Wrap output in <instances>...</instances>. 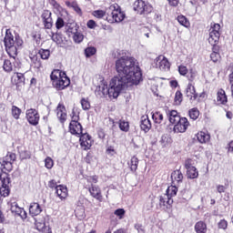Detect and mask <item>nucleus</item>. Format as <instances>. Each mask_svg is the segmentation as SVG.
Returning <instances> with one entry per match:
<instances>
[{
	"label": "nucleus",
	"instance_id": "nucleus-52",
	"mask_svg": "<svg viewBox=\"0 0 233 233\" xmlns=\"http://www.w3.org/2000/svg\"><path fill=\"white\" fill-rule=\"evenodd\" d=\"M45 167L48 170H51V168H54V159L50 157H46L45 159Z\"/></svg>",
	"mask_w": 233,
	"mask_h": 233
},
{
	"label": "nucleus",
	"instance_id": "nucleus-31",
	"mask_svg": "<svg viewBox=\"0 0 233 233\" xmlns=\"http://www.w3.org/2000/svg\"><path fill=\"white\" fill-rule=\"evenodd\" d=\"M70 37H72L76 45H81V42L85 40V35H83V33L79 30L73 34Z\"/></svg>",
	"mask_w": 233,
	"mask_h": 233
},
{
	"label": "nucleus",
	"instance_id": "nucleus-43",
	"mask_svg": "<svg viewBox=\"0 0 233 233\" xmlns=\"http://www.w3.org/2000/svg\"><path fill=\"white\" fill-rule=\"evenodd\" d=\"M21 112V108L17 107V106H12L11 114L15 119H19Z\"/></svg>",
	"mask_w": 233,
	"mask_h": 233
},
{
	"label": "nucleus",
	"instance_id": "nucleus-35",
	"mask_svg": "<svg viewBox=\"0 0 233 233\" xmlns=\"http://www.w3.org/2000/svg\"><path fill=\"white\" fill-rule=\"evenodd\" d=\"M108 8L105 10L102 9H98V10H95L92 13V15H94V17H96V19H103V17H107L108 16Z\"/></svg>",
	"mask_w": 233,
	"mask_h": 233
},
{
	"label": "nucleus",
	"instance_id": "nucleus-14",
	"mask_svg": "<svg viewBox=\"0 0 233 233\" xmlns=\"http://www.w3.org/2000/svg\"><path fill=\"white\" fill-rule=\"evenodd\" d=\"M172 205H174V199L167 194L159 197V207L163 208V210H172Z\"/></svg>",
	"mask_w": 233,
	"mask_h": 233
},
{
	"label": "nucleus",
	"instance_id": "nucleus-64",
	"mask_svg": "<svg viewBox=\"0 0 233 233\" xmlns=\"http://www.w3.org/2000/svg\"><path fill=\"white\" fill-rule=\"evenodd\" d=\"M35 227H36V230H39V232H41V231L45 230L46 225L43 222H36Z\"/></svg>",
	"mask_w": 233,
	"mask_h": 233
},
{
	"label": "nucleus",
	"instance_id": "nucleus-46",
	"mask_svg": "<svg viewBox=\"0 0 233 233\" xmlns=\"http://www.w3.org/2000/svg\"><path fill=\"white\" fill-rule=\"evenodd\" d=\"M152 119L155 123L157 124H161L163 121V114H161L160 112H156L152 115Z\"/></svg>",
	"mask_w": 233,
	"mask_h": 233
},
{
	"label": "nucleus",
	"instance_id": "nucleus-57",
	"mask_svg": "<svg viewBox=\"0 0 233 233\" xmlns=\"http://www.w3.org/2000/svg\"><path fill=\"white\" fill-rule=\"evenodd\" d=\"M210 59L213 61V63H218V61L221 59V55L218 52H212L210 55Z\"/></svg>",
	"mask_w": 233,
	"mask_h": 233
},
{
	"label": "nucleus",
	"instance_id": "nucleus-45",
	"mask_svg": "<svg viewBox=\"0 0 233 233\" xmlns=\"http://www.w3.org/2000/svg\"><path fill=\"white\" fill-rule=\"evenodd\" d=\"M174 103L175 105H181V103H183V93H181V91L177 90L176 92Z\"/></svg>",
	"mask_w": 233,
	"mask_h": 233
},
{
	"label": "nucleus",
	"instance_id": "nucleus-1",
	"mask_svg": "<svg viewBox=\"0 0 233 233\" xmlns=\"http://www.w3.org/2000/svg\"><path fill=\"white\" fill-rule=\"evenodd\" d=\"M115 68L118 76L111 79L109 87L106 85L100 87L103 96H109L114 99L119 97V94L128 84L139 85L143 81L141 67L136 65V58L132 56H121L116 59Z\"/></svg>",
	"mask_w": 233,
	"mask_h": 233
},
{
	"label": "nucleus",
	"instance_id": "nucleus-60",
	"mask_svg": "<svg viewBox=\"0 0 233 233\" xmlns=\"http://www.w3.org/2000/svg\"><path fill=\"white\" fill-rule=\"evenodd\" d=\"M30 157H32V154L30 153V151H22L20 153V159H30Z\"/></svg>",
	"mask_w": 233,
	"mask_h": 233
},
{
	"label": "nucleus",
	"instance_id": "nucleus-3",
	"mask_svg": "<svg viewBox=\"0 0 233 233\" xmlns=\"http://www.w3.org/2000/svg\"><path fill=\"white\" fill-rule=\"evenodd\" d=\"M4 43L5 52H7L8 56H17V48H19V46H23V39L17 36L14 39V35H12V31H10V29H6L5 31Z\"/></svg>",
	"mask_w": 233,
	"mask_h": 233
},
{
	"label": "nucleus",
	"instance_id": "nucleus-63",
	"mask_svg": "<svg viewBox=\"0 0 233 233\" xmlns=\"http://www.w3.org/2000/svg\"><path fill=\"white\" fill-rule=\"evenodd\" d=\"M71 121H79V113L76 112L75 109L72 110Z\"/></svg>",
	"mask_w": 233,
	"mask_h": 233
},
{
	"label": "nucleus",
	"instance_id": "nucleus-26",
	"mask_svg": "<svg viewBox=\"0 0 233 233\" xmlns=\"http://www.w3.org/2000/svg\"><path fill=\"white\" fill-rule=\"evenodd\" d=\"M56 194L60 199L68 198V188L63 185H58L56 188Z\"/></svg>",
	"mask_w": 233,
	"mask_h": 233
},
{
	"label": "nucleus",
	"instance_id": "nucleus-18",
	"mask_svg": "<svg viewBox=\"0 0 233 233\" xmlns=\"http://www.w3.org/2000/svg\"><path fill=\"white\" fill-rule=\"evenodd\" d=\"M91 198H94L97 201H103V194L101 193V187L99 186H96L91 184V186L87 188Z\"/></svg>",
	"mask_w": 233,
	"mask_h": 233
},
{
	"label": "nucleus",
	"instance_id": "nucleus-17",
	"mask_svg": "<svg viewBox=\"0 0 233 233\" xmlns=\"http://www.w3.org/2000/svg\"><path fill=\"white\" fill-rule=\"evenodd\" d=\"M69 132L72 136L81 137V134H83V126L79 121H71L69 124Z\"/></svg>",
	"mask_w": 233,
	"mask_h": 233
},
{
	"label": "nucleus",
	"instance_id": "nucleus-49",
	"mask_svg": "<svg viewBox=\"0 0 233 233\" xmlns=\"http://www.w3.org/2000/svg\"><path fill=\"white\" fill-rule=\"evenodd\" d=\"M125 214H127L125 208H117L114 211V215L116 216L118 219H124Z\"/></svg>",
	"mask_w": 233,
	"mask_h": 233
},
{
	"label": "nucleus",
	"instance_id": "nucleus-23",
	"mask_svg": "<svg viewBox=\"0 0 233 233\" xmlns=\"http://www.w3.org/2000/svg\"><path fill=\"white\" fill-rule=\"evenodd\" d=\"M171 181L172 185H179V183H183V173L181 170L177 169L171 173Z\"/></svg>",
	"mask_w": 233,
	"mask_h": 233
},
{
	"label": "nucleus",
	"instance_id": "nucleus-41",
	"mask_svg": "<svg viewBox=\"0 0 233 233\" xmlns=\"http://www.w3.org/2000/svg\"><path fill=\"white\" fill-rule=\"evenodd\" d=\"M38 56L41 59L47 60L50 58V51L48 49H39Z\"/></svg>",
	"mask_w": 233,
	"mask_h": 233
},
{
	"label": "nucleus",
	"instance_id": "nucleus-55",
	"mask_svg": "<svg viewBox=\"0 0 233 233\" xmlns=\"http://www.w3.org/2000/svg\"><path fill=\"white\" fill-rule=\"evenodd\" d=\"M56 30H61L65 25V20L62 17H57L56 21Z\"/></svg>",
	"mask_w": 233,
	"mask_h": 233
},
{
	"label": "nucleus",
	"instance_id": "nucleus-50",
	"mask_svg": "<svg viewBox=\"0 0 233 233\" xmlns=\"http://www.w3.org/2000/svg\"><path fill=\"white\" fill-rule=\"evenodd\" d=\"M106 154L107 156H110V157H114V156L117 155V151L116 150V147H114V146H108L106 149Z\"/></svg>",
	"mask_w": 233,
	"mask_h": 233
},
{
	"label": "nucleus",
	"instance_id": "nucleus-11",
	"mask_svg": "<svg viewBox=\"0 0 233 233\" xmlns=\"http://www.w3.org/2000/svg\"><path fill=\"white\" fill-rule=\"evenodd\" d=\"M56 114L61 125H64V123H66V119L68 118V114L66 113V106H65V104L63 102L58 103L56 108Z\"/></svg>",
	"mask_w": 233,
	"mask_h": 233
},
{
	"label": "nucleus",
	"instance_id": "nucleus-19",
	"mask_svg": "<svg viewBox=\"0 0 233 233\" xmlns=\"http://www.w3.org/2000/svg\"><path fill=\"white\" fill-rule=\"evenodd\" d=\"M65 30L67 37H70L73 34L79 30V25L76 22H68L65 25Z\"/></svg>",
	"mask_w": 233,
	"mask_h": 233
},
{
	"label": "nucleus",
	"instance_id": "nucleus-47",
	"mask_svg": "<svg viewBox=\"0 0 233 233\" xmlns=\"http://www.w3.org/2000/svg\"><path fill=\"white\" fill-rule=\"evenodd\" d=\"M160 143L164 146L170 145V143H172V137H170V135L168 134H164L161 137Z\"/></svg>",
	"mask_w": 233,
	"mask_h": 233
},
{
	"label": "nucleus",
	"instance_id": "nucleus-28",
	"mask_svg": "<svg viewBox=\"0 0 233 233\" xmlns=\"http://www.w3.org/2000/svg\"><path fill=\"white\" fill-rule=\"evenodd\" d=\"M11 210H12V212H15V214H16V216L21 217L22 219H26V218H27L26 211H25V208L17 206V204L13 205L11 207Z\"/></svg>",
	"mask_w": 233,
	"mask_h": 233
},
{
	"label": "nucleus",
	"instance_id": "nucleus-8",
	"mask_svg": "<svg viewBox=\"0 0 233 233\" xmlns=\"http://www.w3.org/2000/svg\"><path fill=\"white\" fill-rule=\"evenodd\" d=\"M41 19L45 30H52V28L54 27L52 12L48 9H45L41 14Z\"/></svg>",
	"mask_w": 233,
	"mask_h": 233
},
{
	"label": "nucleus",
	"instance_id": "nucleus-58",
	"mask_svg": "<svg viewBox=\"0 0 233 233\" xmlns=\"http://www.w3.org/2000/svg\"><path fill=\"white\" fill-rule=\"evenodd\" d=\"M92 161H94V153H92L91 151L87 152L86 157H85V162L87 165H91Z\"/></svg>",
	"mask_w": 233,
	"mask_h": 233
},
{
	"label": "nucleus",
	"instance_id": "nucleus-59",
	"mask_svg": "<svg viewBox=\"0 0 233 233\" xmlns=\"http://www.w3.org/2000/svg\"><path fill=\"white\" fill-rule=\"evenodd\" d=\"M194 160H192L191 158H187L185 161V168L187 170H189L190 168H194Z\"/></svg>",
	"mask_w": 233,
	"mask_h": 233
},
{
	"label": "nucleus",
	"instance_id": "nucleus-53",
	"mask_svg": "<svg viewBox=\"0 0 233 233\" xmlns=\"http://www.w3.org/2000/svg\"><path fill=\"white\" fill-rule=\"evenodd\" d=\"M16 157H17L15 153L7 152L6 156L4 157L3 159H5V161H9L11 163H14V161H15Z\"/></svg>",
	"mask_w": 233,
	"mask_h": 233
},
{
	"label": "nucleus",
	"instance_id": "nucleus-21",
	"mask_svg": "<svg viewBox=\"0 0 233 233\" xmlns=\"http://www.w3.org/2000/svg\"><path fill=\"white\" fill-rule=\"evenodd\" d=\"M167 116L171 125H176L181 119V115L177 110H167Z\"/></svg>",
	"mask_w": 233,
	"mask_h": 233
},
{
	"label": "nucleus",
	"instance_id": "nucleus-34",
	"mask_svg": "<svg viewBox=\"0 0 233 233\" xmlns=\"http://www.w3.org/2000/svg\"><path fill=\"white\" fill-rule=\"evenodd\" d=\"M118 127L122 132H128L130 130V123L125 119H120L117 122Z\"/></svg>",
	"mask_w": 233,
	"mask_h": 233
},
{
	"label": "nucleus",
	"instance_id": "nucleus-39",
	"mask_svg": "<svg viewBox=\"0 0 233 233\" xmlns=\"http://www.w3.org/2000/svg\"><path fill=\"white\" fill-rule=\"evenodd\" d=\"M219 37H221V34L209 33V37H208L209 45H216V43H219Z\"/></svg>",
	"mask_w": 233,
	"mask_h": 233
},
{
	"label": "nucleus",
	"instance_id": "nucleus-20",
	"mask_svg": "<svg viewBox=\"0 0 233 233\" xmlns=\"http://www.w3.org/2000/svg\"><path fill=\"white\" fill-rule=\"evenodd\" d=\"M1 163V170H2V177L5 176V174H8L6 172H12L14 170V162L6 161L5 158H2L0 160Z\"/></svg>",
	"mask_w": 233,
	"mask_h": 233
},
{
	"label": "nucleus",
	"instance_id": "nucleus-36",
	"mask_svg": "<svg viewBox=\"0 0 233 233\" xmlns=\"http://www.w3.org/2000/svg\"><path fill=\"white\" fill-rule=\"evenodd\" d=\"M187 175L189 179H198V177H199V171H198V168H196V167H191L189 169H187Z\"/></svg>",
	"mask_w": 233,
	"mask_h": 233
},
{
	"label": "nucleus",
	"instance_id": "nucleus-5",
	"mask_svg": "<svg viewBox=\"0 0 233 233\" xmlns=\"http://www.w3.org/2000/svg\"><path fill=\"white\" fill-rule=\"evenodd\" d=\"M133 10L138 15H144V17H148L150 14L154 11V6L145 0H136L133 4Z\"/></svg>",
	"mask_w": 233,
	"mask_h": 233
},
{
	"label": "nucleus",
	"instance_id": "nucleus-24",
	"mask_svg": "<svg viewBox=\"0 0 233 233\" xmlns=\"http://www.w3.org/2000/svg\"><path fill=\"white\" fill-rule=\"evenodd\" d=\"M127 167L133 174L137 172V167H139V158L137 157L133 156L129 161H127Z\"/></svg>",
	"mask_w": 233,
	"mask_h": 233
},
{
	"label": "nucleus",
	"instance_id": "nucleus-29",
	"mask_svg": "<svg viewBox=\"0 0 233 233\" xmlns=\"http://www.w3.org/2000/svg\"><path fill=\"white\" fill-rule=\"evenodd\" d=\"M194 228L196 233H207V223H205L203 220H199L195 224Z\"/></svg>",
	"mask_w": 233,
	"mask_h": 233
},
{
	"label": "nucleus",
	"instance_id": "nucleus-30",
	"mask_svg": "<svg viewBox=\"0 0 233 233\" xmlns=\"http://www.w3.org/2000/svg\"><path fill=\"white\" fill-rule=\"evenodd\" d=\"M29 57L35 68H36L37 70H39L40 68H43V62L41 61V58L37 56V55H33V56H30Z\"/></svg>",
	"mask_w": 233,
	"mask_h": 233
},
{
	"label": "nucleus",
	"instance_id": "nucleus-56",
	"mask_svg": "<svg viewBox=\"0 0 233 233\" xmlns=\"http://www.w3.org/2000/svg\"><path fill=\"white\" fill-rule=\"evenodd\" d=\"M218 228H221L222 230H227V228H228V222L225 218H223L218 223Z\"/></svg>",
	"mask_w": 233,
	"mask_h": 233
},
{
	"label": "nucleus",
	"instance_id": "nucleus-44",
	"mask_svg": "<svg viewBox=\"0 0 233 233\" xmlns=\"http://www.w3.org/2000/svg\"><path fill=\"white\" fill-rule=\"evenodd\" d=\"M221 25L219 24L213 23L209 29V34H221Z\"/></svg>",
	"mask_w": 233,
	"mask_h": 233
},
{
	"label": "nucleus",
	"instance_id": "nucleus-15",
	"mask_svg": "<svg viewBox=\"0 0 233 233\" xmlns=\"http://www.w3.org/2000/svg\"><path fill=\"white\" fill-rule=\"evenodd\" d=\"M215 103L218 106H227V103H228V96H227L225 89L219 88L217 91Z\"/></svg>",
	"mask_w": 233,
	"mask_h": 233
},
{
	"label": "nucleus",
	"instance_id": "nucleus-38",
	"mask_svg": "<svg viewBox=\"0 0 233 233\" xmlns=\"http://www.w3.org/2000/svg\"><path fill=\"white\" fill-rule=\"evenodd\" d=\"M198 77V71L194 68H190L187 75V79L189 81V83H194V80Z\"/></svg>",
	"mask_w": 233,
	"mask_h": 233
},
{
	"label": "nucleus",
	"instance_id": "nucleus-62",
	"mask_svg": "<svg viewBox=\"0 0 233 233\" xmlns=\"http://www.w3.org/2000/svg\"><path fill=\"white\" fill-rule=\"evenodd\" d=\"M88 183H92V185H94V183H97L99 181V177H97V175H94L91 176L87 178Z\"/></svg>",
	"mask_w": 233,
	"mask_h": 233
},
{
	"label": "nucleus",
	"instance_id": "nucleus-12",
	"mask_svg": "<svg viewBox=\"0 0 233 233\" xmlns=\"http://www.w3.org/2000/svg\"><path fill=\"white\" fill-rule=\"evenodd\" d=\"M155 63L157 66V68H159L162 72H167V70H170V62L168 61V58H167L163 55H159L156 59Z\"/></svg>",
	"mask_w": 233,
	"mask_h": 233
},
{
	"label": "nucleus",
	"instance_id": "nucleus-48",
	"mask_svg": "<svg viewBox=\"0 0 233 233\" xmlns=\"http://www.w3.org/2000/svg\"><path fill=\"white\" fill-rule=\"evenodd\" d=\"M71 7L73 10L79 15V17H83V10H81V7H79V5L76 4V2H73L71 4Z\"/></svg>",
	"mask_w": 233,
	"mask_h": 233
},
{
	"label": "nucleus",
	"instance_id": "nucleus-16",
	"mask_svg": "<svg viewBox=\"0 0 233 233\" xmlns=\"http://www.w3.org/2000/svg\"><path fill=\"white\" fill-rule=\"evenodd\" d=\"M186 97L189 99L190 103L198 101L199 99V95L196 92V86L192 83H188L186 88Z\"/></svg>",
	"mask_w": 233,
	"mask_h": 233
},
{
	"label": "nucleus",
	"instance_id": "nucleus-2",
	"mask_svg": "<svg viewBox=\"0 0 233 233\" xmlns=\"http://www.w3.org/2000/svg\"><path fill=\"white\" fill-rule=\"evenodd\" d=\"M50 80L53 87L58 92L65 90L70 86V78L66 76V73L60 69H54L50 74Z\"/></svg>",
	"mask_w": 233,
	"mask_h": 233
},
{
	"label": "nucleus",
	"instance_id": "nucleus-7",
	"mask_svg": "<svg viewBox=\"0 0 233 233\" xmlns=\"http://www.w3.org/2000/svg\"><path fill=\"white\" fill-rule=\"evenodd\" d=\"M0 196L8 198V196H10V175L5 174L3 176V174H0Z\"/></svg>",
	"mask_w": 233,
	"mask_h": 233
},
{
	"label": "nucleus",
	"instance_id": "nucleus-32",
	"mask_svg": "<svg viewBox=\"0 0 233 233\" xmlns=\"http://www.w3.org/2000/svg\"><path fill=\"white\" fill-rule=\"evenodd\" d=\"M177 21L179 23V25H181V26H184L185 28H190V20H188L187 16L179 15L177 17Z\"/></svg>",
	"mask_w": 233,
	"mask_h": 233
},
{
	"label": "nucleus",
	"instance_id": "nucleus-33",
	"mask_svg": "<svg viewBox=\"0 0 233 233\" xmlns=\"http://www.w3.org/2000/svg\"><path fill=\"white\" fill-rule=\"evenodd\" d=\"M197 138L198 141H199L203 145L204 143H208V141H210V135L200 131L197 134Z\"/></svg>",
	"mask_w": 233,
	"mask_h": 233
},
{
	"label": "nucleus",
	"instance_id": "nucleus-25",
	"mask_svg": "<svg viewBox=\"0 0 233 233\" xmlns=\"http://www.w3.org/2000/svg\"><path fill=\"white\" fill-rule=\"evenodd\" d=\"M43 212V208H41V206L39 203L33 202L29 206V214L34 218L35 216H39Z\"/></svg>",
	"mask_w": 233,
	"mask_h": 233
},
{
	"label": "nucleus",
	"instance_id": "nucleus-40",
	"mask_svg": "<svg viewBox=\"0 0 233 233\" xmlns=\"http://www.w3.org/2000/svg\"><path fill=\"white\" fill-rule=\"evenodd\" d=\"M199 109H198V107H193L188 110V116L193 121H196L199 117Z\"/></svg>",
	"mask_w": 233,
	"mask_h": 233
},
{
	"label": "nucleus",
	"instance_id": "nucleus-10",
	"mask_svg": "<svg viewBox=\"0 0 233 233\" xmlns=\"http://www.w3.org/2000/svg\"><path fill=\"white\" fill-rule=\"evenodd\" d=\"M190 122L188 118L182 116L178 122H177L173 127V132L175 134H185V131L187 130Z\"/></svg>",
	"mask_w": 233,
	"mask_h": 233
},
{
	"label": "nucleus",
	"instance_id": "nucleus-54",
	"mask_svg": "<svg viewBox=\"0 0 233 233\" xmlns=\"http://www.w3.org/2000/svg\"><path fill=\"white\" fill-rule=\"evenodd\" d=\"M189 70L188 67H187V66L185 65H180L178 66V73L180 74V76H187Z\"/></svg>",
	"mask_w": 233,
	"mask_h": 233
},
{
	"label": "nucleus",
	"instance_id": "nucleus-9",
	"mask_svg": "<svg viewBox=\"0 0 233 233\" xmlns=\"http://www.w3.org/2000/svg\"><path fill=\"white\" fill-rule=\"evenodd\" d=\"M25 117L29 125H32L33 127H37L39 125L40 116L39 112L36 109H27L25 112Z\"/></svg>",
	"mask_w": 233,
	"mask_h": 233
},
{
	"label": "nucleus",
	"instance_id": "nucleus-51",
	"mask_svg": "<svg viewBox=\"0 0 233 233\" xmlns=\"http://www.w3.org/2000/svg\"><path fill=\"white\" fill-rule=\"evenodd\" d=\"M80 103L83 110H90V101L88 100V98L83 97L80 100Z\"/></svg>",
	"mask_w": 233,
	"mask_h": 233
},
{
	"label": "nucleus",
	"instance_id": "nucleus-6",
	"mask_svg": "<svg viewBox=\"0 0 233 233\" xmlns=\"http://www.w3.org/2000/svg\"><path fill=\"white\" fill-rule=\"evenodd\" d=\"M21 68V60L17 58V56H9V59H5L3 64V70L7 74L15 72Z\"/></svg>",
	"mask_w": 233,
	"mask_h": 233
},
{
	"label": "nucleus",
	"instance_id": "nucleus-4",
	"mask_svg": "<svg viewBox=\"0 0 233 233\" xmlns=\"http://www.w3.org/2000/svg\"><path fill=\"white\" fill-rule=\"evenodd\" d=\"M126 15L125 12L121 10V6L117 4H113L107 8V16L106 21L107 23H121L125 20Z\"/></svg>",
	"mask_w": 233,
	"mask_h": 233
},
{
	"label": "nucleus",
	"instance_id": "nucleus-37",
	"mask_svg": "<svg viewBox=\"0 0 233 233\" xmlns=\"http://www.w3.org/2000/svg\"><path fill=\"white\" fill-rule=\"evenodd\" d=\"M166 196H168L171 198L177 196V187L174 185L169 186L166 190Z\"/></svg>",
	"mask_w": 233,
	"mask_h": 233
},
{
	"label": "nucleus",
	"instance_id": "nucleus-61",
	"mask_svg": "<svg viewBox=\"0 0 233 233\" xmlns=\"http://www.w3.org/2000/svg\"><path fill=\"white\" fill-rule=\"evenodd\" d=\"M52 39L55 43H56L57 45H61V41H63V39L61 38V35L58 34H54L52 35Z\"/></svg>",
	"mask_w": 233,
	"mask_h": 233
},
{
	"label": "nucleus",
	"instance_id": "nucleus-42",
	"mask_svg": "<svg viewBox=\"0 0 233 233\" xmlns=\"http://www.w3.org/2000/svg\"><path fill=\"white\" fill-rule=\"evenodd\" d=\"M97 54V49L94 46H88L85 49L86 57H92V56H96Z\"/></svg>",
	"mask_w": 233,
	"mask_h": 233
},
{
	"label": "nucleus",
	"instance_id": "nucleus-22",
	"mask_svg": "<svg viewBox=\"0 0 233 233\" xmlns=\"http://www.w3.org/2000/svg\"><path fill=\"white\" fill-rule=\"evenodd\" d=\"M25 74L23 73H16V76L15 78V84L16 86V90L21 92L23 90V86H25Z\"/></svg>",
	"mask_w": 233,
	"mask_h": 233
},
{
	"label": "nucleus",
	"instance_id": "nucleus-13",
	"mask_svg": "<svg viewBox=\"0 0 233 233\" xmlns=\"http://www.w3.org/2000/svg\"><path fill=\"white\" fill-rule=\"evenodd\" d=\"M79 137L80 147L83 150H90L92 148V144L94 143V140H92V137L86 134H81Z\"/></svg>",
	"mask_w": 233,
	"mask_h": 233
},
{
	"label": "nucleus",
	"instance_id": "nucleus-27",
	"mask_svg": "<svg viewBox=\"0 0 233 233\" xmlns=\"http://www.w3.org/2000/svg\"><path fill=\"white\" fill-rule=\"evenodd\" d=\"M140 128L146 133L150 131V128H152V123L148 116H143L141 117Z\"/></svg>",
	"mask_w": 233,
	"mask_h": 233
}]
</instances>
